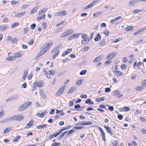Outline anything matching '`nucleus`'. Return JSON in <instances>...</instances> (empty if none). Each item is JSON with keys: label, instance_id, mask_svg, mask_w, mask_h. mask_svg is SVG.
<instances>
[{"label": "nucleus", "instance_id": "nucleus-8", "mask_svg": "<svg viewBox=\"0 0 146 146\" xmlns=\"http://www.w3.org/2000/svg\"><path fill=\"white\" fill-rule=\"evenodd\" d=\"M104 127L106 130L111 135L113 134V133L111 130L110 127L104 125Z\"/></svg>", "mask_w": 146, "mask_h": 146}, {"label": "nucleus", "instance_id": "nucleus-57", "mask_svg": "<svg viewBox=\"0 0 146 146\" xmlns=\"http://www.w3.org/2000/svg\"><path fill=\"white\" fill-rule=\"evenodd\" d=\"M82 84V81L81 80H78L76 84L77 85L80 86Z\"/></svg>", "mask_w": 146, "mask_h": 146}, {"label": "nucleus", "instance_id": "nucleus-37", "mask_svg": "<svg viewBox=\"0 0 146 146\" xmlns=\"http://www.w3.org/2000/svg\"><path fill=\"white\" fill-rule=\"evenodd\" d=\"M48 9L47 8H44L41 9L39 12V13L40 14L41 13H44Z\"/></svg>", "mask_w": 146, "mask_h": 146}, {"label": "nucleus", "instance_id": "nucleus-56", "mask_svg": "<svg viewBox=\"0 0 146 146\" xmlns=\"http://www.w3.org/2000/svg\"><path fill=\"white\" fill-rule=\"evenodd\" d=\"M85 121L79 122L76 125H85Z\"/></svg>", "mask_w": 146, "mask_h": 146}, {"label": "nucleus", "instance_id": "nucleus-49", "mask_svg": "<svg viewBox=\"0 0 146 146\" xmlns=\"http://www.w3.org/2000/svg\"><path fill=\"white\" fill-rule=\"evenodd\" d=\"M109 32L110 31L109 30L107 29L104 32V34L107 36H108L109 34Z\"/></svg>", "mask_w": 146, "mask_h": 146}, {"label": "nucleus", "instance_id": "nucleus-26", "mask_svg": "<svg viewBox=\"0 0 146 146\" xmlns=\"http://www.w3.org/2000/svg\"><path fill=\"white\" fill-rule=\"evenodd\" d=\"M105 99V98L103 97L98 99H96L95 100V101L97 102H100L101 101H104Z\"/></svg>", "mask_w": 146, "mask_h": 146}, {"label": "nucleus", "instance_id": "nucleus-4", "mask_svg": "<svg viewBox=\"0 0 146 146\" xmlns=\"http://www.w3.org/2000/svg\"><path fill=\"white\" fill-rule=\"evenodd\" d=\"M15 120L19 121L23 120L24 118V117L19 115H14Z\"/></svg>", "mask_w": 146, "mask_h": 146}, {"label": "nucleus", "instance_id": "nucleus-46", "mask_svg": "<svg viewBox=\"0 0 146 146\" xmlns=\"http://www.w3.org/2000/svg\"><path fill=\"white\" fill-rule=\"evenodd\" d=\"M75 131L74 130V129H71L70 130L68 131V133L66 135L67 136V135H69L70 134H71L72 133H73Z\"/></svg>", "mask_w": 146, "mask_h": 146}, {"label": "nucleus", "instance_id": "nucleus-53", "mask_svg": "<svg viewBox=\"0 0 146 146\" xmlns=\"http://www.w3.org/2000/svg\"><path fill=\"white\" fill-rule=\"evenodd\" d=\"M127 67V65L126 64H122L121 66V68L122 70H124Z\"/></svg>", "mask_w": 146, "mask_h": 146}, {"label": "nucleus", "instance_id": "nucleus-15", "mask_svg": "<svg viewBox=\"0 0 146 146\" xmlns=\"http://www.w3.org/2000/svg\"><path fill=\"white\" fill-rule=\"evenodd\" d=\"M40 95L41 97L43 99H45L46 98V95L43 92L42 90H40Z\"/></svg>", "mask_w": 146, "mask_h": 146}, {"label": "nucleus", "instance_id": "nucleus-22", "mask_svg": "<svg viewBox=\"0 0 146 146\" xmlns=\"http://www.w3.org/2000/svg\"><path fill=\"white\" fill-rule=\"evenodd\" d=\"M13 100H17L19 99L20 96L19 94H16L12 96Z\"/></svg>", "mask_w": 146, "mask_h": 146}, {"label": "nucleus", "instance_id": "nucleus-38", "mask_svg": "<svg viewBox=\"0 0 146 146\" xmlns=\"http://www.w3.org/2000/svg\"><path fill=\"white\" fill-rule=\"evenodd\" d=\"M87 72V70H83L80 72V75H84L86 74Z\"/></svg>", "mask_w": 146, "mask_h": 146}, {"label": "nucleus", "instance_id": "nucleus-6", "mask_svg": "<svg viewBox=\"0 0 146 146\" xmlns=\"http://www.w3.org/2000/svg\"><path fill=\"white\" fill-rule=\"evenodd\" d=\"M117 54H115V52L111 53L106 57V59H110L111 60L114 58L115 56V55Z\"/></svg>", "mask_w": 146, "mask_h": 146}, {"label": "nucleus", "instance_id": "nucleus-19", "mask_svg": "<svg viewBox=\"0 0 146 146\" xmlns=\"http://www.w3.org/2000/svg\"><path fill=\"white\" fill-rule=\"evenodd\" d=\"M113 72L114 74H116L117 76H120L122 75V73L121 72L119 71H113Z\"/></svg>", "mask_w": 146, "mask_h": 146}, {"label": "nucleus", "instance_id": "nucleus-23", "mask_svg": "<svg viewBox=\"0 0 146 146\" xmlns=\"http://www.w3.org/2000/svg\"><path fill=\"white\" fill-rule=\"evenodd\" d=\"M7 26L6 25H5L3 27H1V25H0V28H1L0 31H3L7 28Z\"/></svg>", "mask_w": 146, "mask_h": 146}, {"label": "nucleus", "instance_id": "nucleus-48", "mask_svg": "<svg viewBox=\"0 0 146 146\" xmlns=\"http://www.w3.org/2000/svg\"><path fill=\"white\" fill-rule=\"evenodd\" d=\"M17 39L16 38H15L12 39L11 40V43L13 44H14L17 42Z\"/></svg>", "mask_w": 146, "mask_h": 146}, {"label": "nucleus", "instance_id": "nucleus-9", "mask_svg": "<svg viewBox=\"0 0 146 146\" xmlns=\"http://www.w3.org/2000/svg\"><path fill=\"white\" fill-rule=\"evenodd\" d=\"M95 1L92 2L89 5L83 8L84 9H86L90 8L92 7L95 5Z\"/></svg>", "mask_w": 146, "mask_h": 146}, {"label": "nucleus", "instance_id": "nucleus-34", "mask_svg": "<svg viewBox=\"0 0 146 146\" xmlns=\"http://www.w3.org/2000/svg\"><path fill=\"white\" fill-rule=\"evenodd\" d=\"M15 58L14 56L9 57L7 58V60L9 61H11L14 60Z\"/></svg>", "mask_w": 146, "mask_h": 146}, {"label": "nucleus", "instance_id": "nucleus-58", "mask_svg": "<svg viewBox=\"0 0 146 146\" xmlns=\"http://www.w3.org/2000/svg\"><path fill=\"white\" fill-rule=\"evenodd\" d=\"M42 25L43 28L45 29L47 27L46 23L45 22H44L42 23Z\"/></svg>", "mask_w": 146, "mask_h": 146}, {"label": "nucleus", "instance_id": "nucleus-28", "mask_svg": "<svg viewBox=\"0 0 146 146\" xmlns=\"http://www.w3.org/2000/svg\"><path fill=\"white\" fill-rule=\"evenodd\" d=\"M102 11L97 12L94 14L93 16L95 17H97L99 15L102 14Z\"/></svg>", "mask_w": 146, "mask_h": 146}, {"label": "nucleus", "instance_id": "nucleus-32", "mask_svg": "<svg viewBox=\"0 0 146 146\" xmlns=\"http://www.w3.org/2000/svg\"><path fill=\"white\" fill-rule=\"evenodd\" d=\"M133 28V26H130L127 27L125 28V30L126 31H129L132 30Z\"/></svg>", "mask_w": 146, "mask_h": 146}, {"label": "nucleus", "instance_id": "nucleus-45", "mask_svg": "<svg viewBox=\"0 0 146 146\" xmlns=\"http://www.w3.org/2000/svg\"><path fill=\"white\" fill-rule=\"evenodd\" d=\"M47 113L46 111H44L40 114V117H43L45 115H46Z\"/></svg>", "mask_w": 146, "mask_h": 146}, {"label": "nucleus", "instance_id": "nucleus-31", "mask_svg": "<svg viewBox=\"0 0 146 146\" xmlns=\"http://www.w3.org/2000/svg\"><path fill=\"white\" fill-rule=\"evenodd\" d=\"M9 121V119L8 118H7L5 119L0 121L1 123H5L8 122Z\"/></svg>", "mask_w": 146, "mask_h": 146}, {"label": "nucleus", "instance_id": "nucleus-62", "mask_svg": "<svg viewBox=\"0 0 146 146\" xmlns=\"http://www.w3.org/2000/svg\"><path fill=\"white\" fill-rule=\"evenodd\" d=\"M87 41V39H86L84 40H82V41L81 43L83 45H84L85 44H87V43H86V42Z\"/></svg>", "mask_w": 146, "mask_h": 146}, {"label": "nucleus", "instance_id": "nucleus-14", "mask_svg": "<svg viewBox=\"0 0 146 146\" xmlns=\"http://www.w3.org/2000/svg\"><path fill=\"white\" fill-rule=\"evenodd\" d=\"M26 109L24 105L23 104L19 107L18 109V111H21L25 110Z\"/></svg>", "mask_w": 146, "mask_h": 146}, {"label": "nucleus", "instance_id": "nucleus-13", "mask_svg": "<svg viewBox=\"0 0 146 146\" xmlns=\"http://www.w3.org/2000/svg\"><path fill=\"white\" fill-rule=\"evenodd\" d=\"M14 13H15V15L17 17L19 18L23 17L25 13V12H22L18 14H17L15 12H14Z\"/></svg>", "mask_w": 146, "mask_h": 146}, {"label": "nucleus", "instance_id": "nucleus-60", "mask_svg": "<svg viewBox=\"0 0 146 146\" xmlns=\"http://www.w3.org/2000/svg\"><path fill=\"white\" fill-rule=\"evenodd\" d=\"M13 98L12 96H11L9 97L8 98H7L6 100V102H9L13 100Z\"/></svg>", "mask_w": 146, "mask_h": 146}, {"label": "nucleus", "instance_id": "nucleus-1", "mask_svg": "<svg viewBox=\"0 0 146 146\" xmlns=\"http://www.w3.org/2000/svg\"><path fill=\"white\" fill-rule=\"evenodd\" d=\"M52 42H49L48 43H45L41 47V50L43 51L45 53L50 47L52 45Z\"/></svg>", "mask_w": 146, "mask_h": 146}, {"label": "nucleus", "instance_id": "nucleus-20", "mask_svg": "<svg viewBox=\"0 0 146 146\" xmlns=\"http://www.w3.org/2000/svg\"><path fill=\"white\" fill-rule=\"evenodd\" d=\"M32 103L31 102H27L25 103H24L23 104L24 105L26 109Z\"/></svg>", "mask_w": 146, "mask_h": 146}, {"label": "nucleus", "instance_id": "nucleus-47", "mask_svg": "<svg viewBox=\"0 0 146 146\" xmlns=\"http://www.w3.org/2000/svg\"><path fill=\"white\" fill-rule=\"evenodd\" d=\"M59 52L60 51H58V52H56L54 54L52 57V58L54 59L56 56L59 53Z\"/></svg>", "mask_w": 146, "mask_h": 146}, {"label": "nucleus", "instance_id": "nucleus-40", "mask_svg": "<svg viewBox=\"0 0 146 146\" xmlns=\"http://www.w3.org/2000/svg\"><path fill=\"white\" fill-rule=\"evenodd\" d=\"M65 134L63 133H62L60 136H58L57 138L60 140H61L65 135Z\"/></svg>", "mask_w": 146, "mask_h": 146}, {"label": "nucleus", "instance_id": "nucleus-24", "mask_svg": "<svg viewBox=\"0 0 146 146\" xmlns=\"http://www.w3.org/2000/svg\"><path fill=\"white\" fill-rule=\"evenodd\" d=\"M47 125L46 124H43L42 125H38L37 127L38 129H42L46 127Z\"/></svg>", "mask_w": 146, "mask_h": 146}, {"label": "nucleus", "instance_id": "nucleus-59", "mask_svg": "<svg viewBox=\"0 0 146 146\" xmlns=\"http://www.w3.org/2000/svg\"><path fill=\"white\" fill-rule=\"evenodd\" d=\"M36 11V9L35 8H33L31 11L30 12V14H32L35 12Z\"/></svg>", "mask_w": 146, "mask_h": 146}, {"label": "nucleus", "instance_id": "nucleus-12", "mask_svg": "<svg viewBox=\"0 0 146 146\" xmlns=\"http://www.w3.org/2000/svg\"><path fill=\"white\" fill-rule=\"evenodd\" d=\"M67 14V13L66 11H62L58 13V16H64Z\"/></svg>", "mask_w": 146, "mask_h": 146}, {"label": "nucleus", "instance_id": "nucleus-55", "mask_svg": "<svg viewBox=\"0 0 146 146\" xmlns=\"http://www.w3.org/2000/svg\"><path fill=\"white\" fill-rule=\"evenodd\" d=\"M45 75L48 78H49L50 77V74L46 71L45 72Z\"/></svg>", "mask_w": 146, "mask_h": 146}, {"label": "nucleus", "instance_id": "nucleus-25", "mask_svg": "<svg viewBox=\"0 0 146 146\" xmlns=\"http://www.w3.org/2000/svg\"><path fill=\"white\" fill-rule=\"evenodd\" d=\"M37 85L39 87H42L43 86V84L42 82L40 81H36L35 82Z\"/></svg>", "mask_w": 146, "mask_h": 146}, {"label": "nucleus", "instance_id": "nucleus-41", "mask_svg": "<svg viewBox=\"0 0 146 146\" xmlns=\"http://www.w3.org/2000/svg\"><path fill=\"white\" fill-rule=\"evenodd\" d=\"M21 137V136L19 135L16 136V137L13 140V141L14 142H16L18 139H20Z\"/></svg>", "mask_w": 146, "mask_h": 146}, {"label": "nucleus", "instance_id": "nucleus-2", "mask_svg": "<svg viewBox=\"0 0 146 146\" xmlns=\"http://www.w3.org/2000/svg\"><path fill=\"white\" fill-rule=\"evenodd\" d=\"M74 32V30L73 29H68L63 33L61 36V37L64 38L72 34Z\"/></svg>", "mask_w": 146, "mask_h": 146}, {"label": "nucleus", "instance_id": "nucleus-42", "mask_svg": "<svg viewBox=\"0 0 146 146\" xmlns=\"http://www.w3.org/2000/svg\"><path fill=\"white\" fill-rule=\"evenodd\" d=\"M142 11V10H139L138 9H136L135 10H134L133 11V13H134L136 14V13H138L140 12H141Z\"/></svg>", "mask_w": 146, "mask_h": 146}, {"label": "nucleus", "instance_id": "nucleus-21", "mask_svg": "<svg viewBox=\"0 0 146 146\" xmlns=\"http://www.w3.org/2000/svg\"><path fill=\"white\" fill-rule=\"evenodd\" d=\"M58 136V135H57V133H56L54 134H52L51 135L49 136V139H51L52 138L57 137Z\"/></svg>", "mask_w": 146, "mask_h": 146}, {"label": "nucleus", "instance_id": "nucleus-7", "mask_svg": "<svg viewBox=\"0 0 146 146\" xmlns=\"http://www.w3.org/2000/svg\"><path fill=\"white\" fill-rule=\"evenodd\" d=\"M77 89V87L76 86H73L68 91L67 93L68 94H71L74 92Z\"/></svg>", "mask_w": 146, "mask_h": 146}, {"label": "nucleus", "instance_id": "nucleus-11", "mask_svg": "<svg viewBox=\"0 0 146 146\" xmlns=\"http://www.w3.org/2000/svg\"><path fill=\"white\" fill-rule=\"evenodd\" d=\"M33 125V120L32 119L31 121L28 123L26 126L25 127V128L28 129L31 127Z\"/></svg>", "mask_w": 146, "mask_h": 146}, {"label": "nucleus", "instance_id": "nucleus-35", "mask_svg": "<svg viewBox=\"0 0 146 146\" xmlns=\"http://www.w3.org/2000/svg\"><path fill=\"white\" fill-rule=\"evenodd\" d=\"M120 92V91L119 90H115L114 92V96H117Z\"/></svg>", "mask_w": 146, "mask_h": 146}, {"label": "nucleus", "instance_id": "nucleus-3", "mask_svg": "<svg viewBox=\"0 0 146 146\" xmlns=\"http://www.w3.org/2000/svg\"><path fill=\"white\" fill-rule=\"evenodd\" d=\"M66 86H63L62 87H61L57 91L55 95V96L56 97L60 96L62 94L64 93V91L65 88H66Z\"/></svg>", "mask_w": 146, "mask_h": 146}, {"label": "nucleus", "instance_id": "nucleus-16", "mask_svg": "<svg viewBox=\"0 0 146 146\" xmlns=\"http://www.w3.org/2000/svg\"><path fill=\"white\" fill-rule=\"evenodd\" d=\"M28 73V71L27 70H24L23 74L22 77V79L23 80H25L26 79Z\"/></svg>", "mask_w": 146, "mask_h": 146}, {"label": "nucleus", "instance_id": "nucleus-39", "mask_svg": "<svg viewBox=\"0 0 146 146\" xmlns=\"http://www.w3.org/2000/svg\"><path fill=\"white\" fill-rule=\"evenodd\" d=\"M94 35V33H92L91 34L90 37L88 38V40L86 42V43H88L89 42L90 40H91L93 36Z\"/></svg>", "mask_w": 146, "mask_h": 146}, {"label": "nucleus", "instance_id": "nucleus-10", "mask_svg": "<svg viewBox=\"0 0 146 146\" xmlns=\"http://www.w3.org/2000/svg\"><path fill=\"white\" fill-rule=\"evenodd\" d=\"M72 50V48L68 49L65 52L62 53V56L63 57L65 56V55H67L71 52Z\"/></svg>", "mask_w": 146, "mask_h": 146}, {"label": "nucleus", "instance_id": "nucleus-36", "mask_svg": "<svg viewBox=\"0 0 146 146\" xmlns=\"http://www.w3.org/2000/svg\"><path fill=\"white\" fill-rule=\"evenodd\" d=\"M82 34V33H76L73 35L74 38H78Z\"/></svg>", "mask_w": 146, "mask_h": 146}, {"label": "nucleus", "instance_id": "nucleus-17", "mask_svg": "<svg viewBox=\"0 0 146 146\" xmlns=\"http://www.w3.org/2000/svg\"><path fill=\"white\" fill-rule=\"evenodd\" d=\"M101 38V36L100 34H98L96 36V37L94 38V40L96 42H97Z\"/></svg>", "mask_w": 146, "mask_h": 146}, {"label": "nucleus", "instance_id": "nucleus-43", "mask_svg": "<svg viewBox=\"0 0 146 146\" xmlns=\"http://www.w3.org/2000/svg\"><path fill=\"white\" fill-rule=\"evenodd\" d=\"M84 128V126H80V127H74V129H81Z\"/></svg>", "mask_w": 146, "mask_h": 146}, {"label": "nucleus", "instance_id": "nucleus-61", "mask_svg": "<svg viewBox=\"0 0 146 146\" xmlns=\"http://www.w3.org/2000/svg\"><path fill=\"white\" fill-rule=\"evenodd\" d=\"M19 2V1H12L11 2V4L13 5H15L18 3Z\"/></svg>", "mask_w": 146, "mask_h": 146}, {"label": "nucleus", "instance_id": "nucleus-51", "mask_svg": "<svg viewBox=\"0 0 146 146\" xmlns=\"http://www.w3.org/2000/svg\"><path fill=\"white\" fill-rule=\"evenodd\" d=\"M106 43V42L105 41V39H104V40L102 41L100 43V46H102L105 45Z\"/></svg>", "mask_w": 146, "mask_h": 146}, {"label": "nucleus", "instance_id": "nucleus-52", "mask_svg": "<svg viewBox=\"0 0 146 146\" xmlns=\"http://www.w3.org/2000/svg\"><path fill=\"white\" fill-rule=\"evenodd\" d=\"M52 144H54V146H60L61 144L60 143L56 142L53 143Z\"/></svg>", "mask_w": 146, "mask_h": 146}, {"label": "nucleus", "instance_id": "nucleus-30", "mask_svg": "<svg viewBox=\"0 0 146 146\" xmlns=\"http://www.w3.org/2000/svg\"><path fill=\"white\" fill-rule=\"evenodd\" d=\"M19 25V23H17V22L14 23L11 25V28L12 29L14 28L15 27L18 26Z\"/></svg>", "mask_w": 146, "mask_h": 146}, {"label": "nucleus", "instance_id": "nucleus-64", "mask_svg": "<svg viewBox=\"0 0 146 146\" xmlns=\"http://www.w3.org/2000/svg\"><path fill=\"white\" fill-rule=\"evenodd\" d=\"M68 105L70 106H72L74 105V103L72 101H70L68 103Z\"/></svg>", "mask_w": 146, "mask_h": 146}, {"label": "nucleus", "instance_id": "nucleus-33", "mask_svg": "<svg viewBox=\"0 0 146 146\" xmlns=\"http://www.w3.org/2000/svg\"><path fill=\"white\" fill-rule=\"evenodd\" d=\"M44 52L43 51L42 52H40L39 53H38L35 58V59H36L38 58L40 56L44 54Z\"/></svg>", "mask_w": 146, "mask_h": 146}, {"label": "nucleus", "instance_id": "nucleus-5", "mask_svg": "<svg viewBox=\"0 0 146 146\" xmlns=\"http://www.w3.org/2000/svg\"><path fill=\"white\" fill-rule=\"evenodd\" d=\"M103 58V56L101 55L98 56L95 58L93 60V62H96L101 60Z\"/></svg>", "mask_w": 146, "mask_h": 146}, {"label": "nucleus", "instance_id": "nucleus-44", "mask_svg": "<svg viewBox=\"0 0 146 146\" xmlns=\"http://www.w3.org/2000/svg\"><path fill=\"white\" fill-rule=\"evenodd\" d=\"M93 122L91 121H85V125H89L92 124Z\"/></svg>", "mask_w": 146, "mask_h": 146}, {"label": "nucleus", "instance_id": "nucleus-18", "mask_svg": "<svg viewBox=\"0 0 146 146\" xmlns=\"http://www.w3.org/2000/svg\"><path fill=\"white\" fill-rule=\"evenodd\" d=\"M12 128L11 127H8L5 128L3 131L4 133H6L8 132L9 131H11Z\"/></svg>", "mask_w": 146, "mask_h": 146}, {"label": "nucleus", "instance_id": "nucleus-63", "mask_svg": "<svg viewBox=\"0 0 146 146\" xmlns=\"http://www.w3.org/2000/svg\"><path fill=\"white\" fill-rule=\"evenodd\" d=\"M142 85L145 87H146V80L143 81L142 82Z\"/></svg>", "mask_w": 146, "mask_h": 146}, {"label": "nucleus", "instance_id": "nucleus-29", "mask_svg": "<svg viewBox=\"0 0 146 146\" xmlns=\"http://www.w3.org/2000/svg\"><path fill=\"white\" fill-rule=\"evenodd\" d=\"M144 89L143 86H139L136 88V90L140 91H142Z\"/></svg>", "mask_w": 146, "mask_h": 146}, {"label": "nucleus", "instance_id": "nucleus-54", "mask_svg": "<svg viewBox=\"0 0 146 146\" xmlns=\"http://www.w3.org/2000/svg\"><path fill=\"white\" fill-rule=\"evenodd\" d=\"M9 122L15 120L14 116H13L10 117L8 118Z\"/></svg>", "mask_w": 146, "mask_h": 146}, {"label": "nucleus", "instance_id": "nucleus-50", "mask_svg": "<svg viewBox=\"0 0 146 146\" xmlns=\"http://www.w3.org/2000/svg\"><path fill=\"white\" fill-rule=\"evenodd\" d=\"M36 27V25L35 23H33L32 24V25H31L30 27L32 29V30H34L35 29V28Z\"/></svg>", "mask_w": 146, "mask_h": 146}, {"label": "nucleus", "instance_id": "nucleus-27", "mask_svg": "<svg viewBox=\"0 0 146 146\" xmlns=\"http://www.w3.org/2000/svg\"><path fill=\"white\" fill-rule=\"evenodd\" d=\"M21 54L20 52H18L15 54L14 57L15 58H19L21 57Z\"/></svg>", "mask_w": 146, "mask_h": 146}]
</instances>
